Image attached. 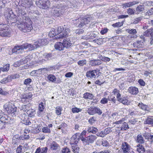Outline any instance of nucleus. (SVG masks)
<instances>
[{
    "label": "nucleus",
    "instance_id": "obj_41",
    "mask_svg": "<svg viewBox=\"0 0 153 153\" xmlns=\"http://www.w3.org/2000/svg\"><path fill=\"white\" fill-rule=\"evenodd\" d=\"M153 32L152 30V29L151 28L150 29H148L145 32H144L143 33L144 34V35H145V36L149 37L151 35V33L150 32Z\"/></svg>",
    "mask_w": 153,
    "mask_h": 153
},
{
    "label": "nucleus",
    "instance_id": "obj_45",
    "mask_svg": "<svg viewBox=\"0 0 153 153\" xmlns=\"http://www.w3.org/2000/svg\"><path fill=\"white\" fill-rule=\"evenodd\" d=\"M30 104H28L27 105H22V106L21 109L23 110L24 111H26L28 110L29 109L30 107Z\"/></svg>",
    "mask_w": 153,
    "mask_h": 153
},
{
    "label": "nucleus",
    "instance_id": "obj_49",
    "mask_svg": "<svg viewBox=\"0 0 153 153\" xmlns=\"http://www.w3.org/2000/svg\"><path fill=\"white\" fill-rule=\"evenodd\" d=\"M87 62L86 61L85 59H83L79 60L77 62L78 64L80 66H83L85 65H86Z\"/></svg>",
    "mask_w": 153,
    "mask_h": 153
},
{
    "label": "nucleus",
    "instance_id": "obj_19",
    "mask_svg": "<svg viewBox=\"0 0 153 153\" xmlns=\"http://www.w3.org/2000/svg\"><path fill=\"white\" fill-rule=\"evenodd\" d=\"M128 91L130 93L132 94H137L139 92L138 88L132 86L130 87L128 89Z\"/></svg>",
    "mask_w": 153,
    "mask_h": 153
},
{
    "label": "nucleus",
    "instance_id": "obj_46",
    "mask_svg": "<svg viewBox=\"0 0 153 153\" xmlns=\"http://www.w3.org/2000/svg\"><path fill=\"white\" fill-rule=\"evenodd\" d=\"M100 58L101 60H102L105 62H108L110 61L111 60L108 57H105V56H102L100 57Z\"/></svg>",
    "mask_w": 153,
    "mask_h": 153
},
{
    "label": "nucleus",
    "instance_id": "obj_55",
    "mask_svg": "<svg viewBox=\"0 0 153 153\" xmlns=\"http://www.w3.org/2000/svg\"><path fill=\"white\" fill-rule=\"evenodd\" d=\"M72 112L73 113H78L79 112L81 111H82V109L79 108H78L76 107L73 108H72Z\"/></svg>",
    "mask_w": 153,
    "mask_h": 153
},
{
    "label": "nucleus",
    "instance_id": "obj_29",
    "mask_svg": "<svg viewBox=\"0 0 153 153\" xmlns=\"http://www.w3.org/2000/svg\"><path fill=\"white\" fill-rule=\"evenodd\" d=\"M143 42V41H138L134 43L133 45L134 47H142L144 44Z\"/></svg>",
    "mask_w": 153,
    "mask_h": 153
},
{
    "label": "nucleus",
    "instance_id": "obj_37",
    "mask_svg": "<svg viewBox=\"0 0 153 153\" xmlns=\"http://www.w3.org/2000/svg\"><path fill=\"white\" fill-rule=\"evenodd\" d=\"M10 65L8 64H7L5 65H4L3 67L0 68L1 71H7L9 69Z\"/></svg>",
    "mask_w": 153,
    "mask_h": 153
},
{
    "label": "nucleus",
    "instance_id": "obj_18",
    "mask_svg": "<svg viewBox=\"0 0 153 153\" xmlns=\"http://www.w3.org/2000/svg\"><path fill=\"white\" fill-rule=\"evenodd\" d=\"M102 63V61L99 59H93L89 61V64L92 66L98 65Z\"/></svg>",
    "mask_w": 153,
    "mask_h": 153
},
{
    "label": "nucleus",
    "instance_id": "obj_43",
    "mask_svg": "<svg viewBox=\"0 0 153 153\" xmlns=\"http://www.w3.org/2000/svg\"><path fill=\"white\" fill-rule=\"evenodd\" d=\"M72 151L74 153H78L79 151V148L77 145L72 146Z\"/></svg>",
    "mask_w": 153,
    "mask_h": 153
},
{
    "label": "nucleus",
    "instance_id": "obj_28",
    "mask_svg": "<svg viewBox=\"0 0 153 153\" xmlns=\"http://www.w3.org/2000/svg\"><path fill=\"white\" fill-rule=\"evenodd\" d=\"M44 57L48 60L54 58L53 54L52 53H45L43 55Z\"/></svg>",
    "mask_w": 153,
    "mask_h": 153
},
{
    "label": "nucleus",
    "instance_id": "obj_26",
    "mask_svg": "<svg viewBox=\"0 0 153 153\" xmlns=\"http://www.w3.org/2000/svg\"><path fill=\"white\" fill-rule=\"evenodd\" d=\"M59 148V144L55 141H53L51 143L50 149L51 150H56Z\"/></svg>",
    "mask_w": 153,
    "mask_h": 153
},
{
    "label": "nucleus",
    "instance_id": "obj_24",
    "mask_svg": "<svg viewBox=\"0 0 153 153\" xmlns=\"http://www.w3.org/2000/svg\"><path fill=\"white\" fill-rule=\"evenodd\" d=\"M70 32V30L68 29H65L64 31H62L61 33L59 36V38H62L64 37H66L68 35V34Z\"/></svg>",
    "mask_w": 153,
    "mask_h": 153
},
{
    "label": "nucleus",
    "instance_id": "obj_23",
    "mask_svg": "<svg viewBox=\"0 0 153 153\" xmlns=\"http://www.w3.org/2000/svg\"><path fill=\"white\" fill-rule=\"evenodd\" d=\"M136 141L137 143L140 144L144 143L145 141L143 137L141 134H138L137 135Z\"/></svg>",
    "mask_w": 153,
    "mask_h": 153
},
{
    "label": "nucleus",
    "instance_id": "obj_42",
    "mask_svg": "<svg viewBox=\"0 0 153 153\" xmlns=\"http://www.w3.org/2000/svg\"><path fill=\"white\" fill-rule=\"evenodd\" d=\"M67 125L65 123H62L61 124L58 126V129H61L62 130H64L67 127Z\"/></svg>",
    "mask_w": 153,
    "mask_h": 153
},
{
    "label": "nucleus",
    "instance_id": "obj_1",
    "mask_svg": "<svg viewBox=\"0 0 153 153\" xmlns=\"http://www.w3.org/2000/svg\"><path fill=\"white\" fill-rule=\"evenodd\" d=\"M22 22L17 23L18 27L21 31L24 33L29 32L33 30V27L32 25V22L29 17H27L24 19Z\"/></svg>",
    "mask_w": 153,
    "mask_h": 153
},
{
    "label": "nucleus",
    "instance_id": "obj_9",
    "mask_svg": "<svg viewBox=\"0 0 153 153\" xmlns=\"http://www.w3.org/2000/svg\"><path fill=\"white\" fill-rule=\"evenodd\" d=\"M62 30L61 27H56L55 29L52 28L49 33V36L50 37H53L57 35L62 33Z\"/></svg>",
    "mask_w": 153,
    "mask_h": 153
},
{
    "label": "nucleus",
    "instance_id": "obj_15",
    "mask_svg": "<svg viewBox=\"0 0 153 153\" xmlns=\"http://www.w3.org/2000/svg\"><path fill=\"white\" fill-rule=\"evenodd\" d=\"M122 148L124 153H129L130 152V146L126 142H124L123 143Z\"/></svg>",
    "mask_w": 153,
    "mask_h": 153
},
{
    "label": "nucleus",
    "instance_id": "obj_60",
    "mask_svg": "<svg viewBox=\"0 0 153 153\" xmlns=\"http://www.w3.org/2000/svg\"><path fill=\"white\" fill-rule=\"evenodd\" d=\"M62 153H70V149L67 147L63 148L62 150Z\"/></svg>",
    "mask_w": 153,
    "mask_h": 153
},
{
    "label": "nucleus",
    "instance_id": "obj_58",
    "mask_svg": "<svg viewBox=\"0 0 153 153\" xmlns=\"http://www.w3.org/2000/svg\"><path fill=\"white\" fill-rule=\"evenodd\" d=\"M56 113L57 115H60L61 114L62 108L61 107H56Z\"/></svg>",
    "mask_w": 153,
    "mask_h": 153
},
{
    "label": "nucleus",
    "instance_id": "obj_3",
    "mask_svg": "<svg viewBox=\"0 0 153 153\" xmlns=\"http://www.w3.org/2000/svg\"><path fill=\"white\" fill-rule=\"evenodd\" d=\"M64 9V7L61 4H58L53 8L52 12L55 16H60L62 15Z\"/></svg>",
    "mask_w": 153,
    "mask_h": 153
},
{
    "label": "nucleus",
    "instance_id": "obj_51",
    "mask_svg": "<svg viewBox=\"0 0 153 153\" xmlns=\"http://www.w3.org/2000/svg\"><path fill=\"white\" fill-rule=\"evenodd\" d=\"M123 24V22H119L113 24L112 26L114 27H119L122 26Z\"/></svg>",
    "mask_w": 153,
    "mask_h": 153
},
{
    "label": "nucleus",
    "instance_id": "obj_59",
    "mask_svg": "<svg viewBox=\"0 0 153 153\" xmlns=\"http://www.w3.org/2000/svg\"><path fill=\"white\" fill-rule=\"evenodd\" d=\"M142 19V17H140L136 18L134 20L133 23L134 24H137L139 22L141 21Z\"/></svg>",
    "mask_w": 153,
    "mask_h": 153
},
{
    "label": "nucleus",
    "instance_id": "obj_34",
    "mask_svg": "<svg viewBox=\"0 0 153 153\" xmlns=\"http://www.w3.org/2000/svg\"><path fill=\"white\" fill-rule=\"evenodd\" d=\"M136 10L137 12V14H139L144 10V5H139L136 8Z\"/></svg>",
    "mask_w": 153,
    "mask_h": 153
},
{
    "label": "nucleus",
    "instance_id": "obj_36",
    "mask_svg": "<svg viewBox=\"0 0 153 153\" xmlns=\"http://www.w3.org/2000/svg\"><path fill=\"white\" fill-rule=\"evenodd\" d=\"M137 150L139 153L141 152L143 153L145 151V149L142 145L139 144L137 146Z\"/></svg>",
    "mask_w": 153,
    "mask_h": 153
},
{
    "label": "nucleus",
    "instance_id": "obj_56",
    "mask_svg": "<svg viewBox=\"0 0 153 153\" xmlns=\"http://www.w3.org/2000/svg\"><path fill=\"white\" fill-rule=\"evenodd\" d=\"M42 131L45 133H49L51 132L50 130L47 127H44L42 129Z\"/></svg>",
    "mask_w": 153,
    "mask_h": 153
},
{
    "label": "nucleus",
    "instance_id": "obj_13",
    "mask_svg": "<svg viewBox=\"0 0 153 153\" xmlns=\"http://www.w3.org/2000/svg\"><path fill=\"white\" fill-rule=\"evenodd\" d=\"M12 32L9 27L8 29H5L4 30L0 31V36L2 37H10L12 34Z\"/></svg>",
    "mask_w": 153,
    "mask_h": 153
},
{
    "label": "nucleus",
    "instance_id": "obj_16",
    "mask_svg": "<svg viewBox=\"0 0 153 153\" xmlns=\"http://www.w3.org/2000/svg\"><path fill=\"white\" fill-rule=\"evenodd\" d=\"M77 134L73 135L71 138L70 143L73 146L76 145L78 143L79 141V138L77 137V136L76 135Z\"/></svg>",
    "mask_w": 153,
    "mask_h": 153
},
{
    "label": "nucleus",
    "instance_id": "obj_33",
    "mask_svg": "<svg viewBox=\"0 0 153 153\" xmlns=\"http://www.w3.org/2000/svg\"><path fill=\"white\" fill-rule=\"evenodd\" d=\"M25 49L28 48L29 51H32L34 49L33 45L30 44L25 43L23 44Z\"/></svg>",
    "mask_w": 153,
    "mask_h": 153
},
{
    "label": "nucleus",
    "instance_id": "obj_35",
    "mask_svg": "<svg viewBox=\"0 0 153 153\" xmlns=\"http://www.w3.org/2000/svg\"><path fill=\"white\" fill-rule=\"evenodd\" d=\"M27 113L29 115V116L30 118L33 116H34V115L36 113L35 111L33 109H29L27 111Z\"/></svg>",
    "mask_w": 153,
    "mask_h": 153
},
{
    "label": "nucleus",
    "instance_id": "obj_48",
    "mask_svg": "<svg viewBox=\"0 0 153 153\" xmlns=\"http://www.w3.org/2000/svg\"><path fill=\"white\" fill-rule=\"evenodd\" d=\"M39 41L41 46L46 45L48 43L47 40L46 39H42Z\"/></svg>",
    "mask_w": 153,
    "mask_h": 153
},
{
    "label": "nucleus",
    "instance_id": "obj_50",
    "mask_svg": "<svg viewBox=\"0 0 153 153\" xmlns=\"http://www.w3.org/2000/svg\"><path fill=\"white\" fill-rule=\"evenodd\" d=\"M138 119L137 118L131 119L129 120L128 123L130 124H135L137 122Z\"/></svg>",
    "mask_w": 153,
    "mask_h": 153
},
{
    "label": "nucleus",
    "instance_id": "obj_62",
    "mask_svg": "<svg viewBox=\"0 0 153 153\" xmlns=\"http://www.w3.org/2000/svg\"><path fill=\"white\" fill-rule=\"evenodd\" d=\"M21 65H22L21 62L20 60L14 63L13 64V66L15 67H17L20 66Z\"/></svg>",
    "mask_w": 153,
    "mask_h": 153
},
{
    "label": "nucleus",
    "instance_id": "obj_22",
    "mask_svg": "<svg viewBox=\"0 0 153 153\" xmlns=\"http://www.w3.org/2000/svg\"><path fill=\"white\" fill-rule=\"evenodd\" d=\"M26 117L25 114H23L21 115V119L23 121V124L26 125H28L31 124L30 120L27 119L25 120V117Z\"/></svg>",
    "mask_w": 153,
    "mask_h": 153
},
{
    "label": "nucleus",
    "instance_id": "obj_8",
    "mask_svg": "<svg viewBox=\"0 0 153 153\" xmlns=\"http://www.w3.org/2000/svg\"><path fill=\"white\" fill-rule=\"evenodd\" d=\"M11 119L9 117H8L7 116L5 115L1 116L0 115V121L1 123H0V128L2 129L5 127V124L4 123H7L9 122V120H11Z\"/></svg>",
    "mask_w": 153,
    "mask_h": 153
},
{
    "label": "nucleus",
    "instance_id": "obj_7",
    "mask_svg": "<svg viewBox=\"0 0 153 153\" xmlns=\"http://www.w3.org/2000/svg\"><path fill=\"white\" fill-rule=\"evenodd\" d=\"M100 74L99 70H94L87 71L86 73V76L88 78L91 79L93 78H95L97 76L98 77Z\"/></svg>",
    "mask_w": 153,
    "mask_h": 153
},
{
    "label": "nucleus",
    "instance_id": "obj_40",
    "mask_svg": "<svg viewBox=\"0 0 153 153\" xmlns=\"http://www.w3.org/2000/svg\"><path fill=\"white\" fill-rule=\"evenodd\" d=\"M88 113L90 115H93L95 114V107H91L89 108L87 111Z\"/></svg>",
    "mask_w": 153,
    "mask_h": 153
},
{
    "label": "nucleus",
    "instance_id": "obj_47",
    "mask_svg": "<svg viewBox=\"0 0 153 153\" xmlns=\"http://www.w3.org/2000/svg\"><path fill=\"white\" fill-rule=\"evenodd\" d=\"M126 31L131 34H135L137 33L135 29H128L126 30Z\"/></svg>",
    "mask_w": 153,
    "mask_h": 153
},
{
    "label": "nucleus",
    "instance_id": "obj_30",
    "mask_svg": "<svg viewBox=\"0 0 153 153\" xmlns=\"http://www.w3.org/2000/svg\"><path fill=\"white\" fill-rule=\"evenodd\" d=\"M144 124L150 125L153 127V118L149 116L144 121Z\"/></svg>",
    "mask_w": 153,
    "mask_h": 153
},
{
    "label": "nucleus",
    "instance_id": "obj_38",
    "mask_svg": "<svg viewBox=\"0 0 153 153\" xmlns=\"http://www.w3.org/2000/svg\"><path fill=\"white\" fill-rule=\"evenodd\" d=\"M48 79L49 80L52 82H54L56 81V78L55 76L52 74H49L48 76Z\"/></svg>",
    "mask_w": 153,
    "mask_h": 153
},
{
    "label": "nucleus",
    "instance_id": "obj_32",
    "mask_svg": "<svg viewBox=\"0 0 153 153\" xmlns=\"http://www.w3.org/2000/svg\"><path fill=\"white\" fill-rule=\"evenodd\" d=\"M120 128V130L121 131H126L129 128V127L128 124V123L126 122H123Z\"/></svg>",
    "mask_w": 153,
    "mask_h": 153
},
{
    "label": "nucleus",
    "instance_id": "obj_25",
    "mask_svg": "<svg viewBox=\"0 0 153 153\" xmlns=\"http://www.w3.org/2000/svg\"><path fill=\"white\" fill-rule=\"evenodd\" d=\"M54 47L56 49L59 51L63 50L64 48L63 43L60 42L54 45Z\"/></svg>",
    "mask_w": 153,
    "mask_h": 153
},
{
    "label": "nucleus",
    "instance_id": "obj_10",
    "mask_svg": "<svg viewBox=\"0 0 153 153\" xmlns=\"http://www.w3.org/2000/svg\"><path fill=\"white\" fill-rule=\"evenodd\" d=\"M24 48L23 44L15 46L12 49V52L13 53H15L16 54L21 53L23 52Z\"/></svg>",
    "mask_w": 153,
    "mask_h": 153
},
{
    "label": "nucleus",
    "instance_id": "obj_57",
    "mask_svg": "<svg viewBox=\"0 0 153 153\" xmlns=\"http://www.w3.org/2000/svg\"><path fill=\"white\" fill-rule=\"evenodd\" d=\"M150 134L148 132H145L142 135L145 137L146 139H149L150 136Z\"/></svg>",
    "mask_w": 153,
    "mask_h": 153
},
{
    "label": "nucleus",
    "instance_id": "obj_20",
    "mask_svg": "<svg viewBox=\"0 0 153 153\" xmlns=\"http://www.w3.org/2000/svg\"><path fill=\"white\" fill-rule=\"evenodd\" d=\"M139 3V1H134L132 2L125 3L123 5V8L124 7L125 8H126L138 4Z\"/></svg>",
    "mask_w": 153,
    "mask_h": 153
},
{
    "label": "nucleus",
    "instance_id": "obj_21",
    "mask_svg": "<svg viewBox=\"0 0 153 153\" xmlns=\"http://www.w3.org/2000/svg\"><path fill=\"white\" fill-rule=\"evenodd\" d=\"M63 45L64 47L66 48H69L72 45L70 40L68 39H64L63 41Z\"/></svg>",
    "mask_w": 153,
    "mask_h": 153
},
{
    "label": "nucleus",
    "instance_id": "obj_53",
    "mask_svg": "<svg viewBox=\"0 0 153 153\" xmlns=\"http://www.w3.org/2000/svg\"><path fill=\"white\" fill-rule=\"evenodd\" d=\"M29 119L30 120L31 124H34L36 123L37 121V120L35 116H33L32 117L29 118Z\"/></svg>",
    "mask_w": 153,
    "mask_h": 153
},
{
    "label": "nucleus",
    "instance_id": "obj_4",
    "mask_svg": "<svg viewBox=\"0 0 153 153\" xmlns=\"http://www.w3.org/2000/svg\"><path fill=\"white\" fill-rule=\"evenodd\" d=\"M93 18L91 17H88L84 18L78 19L75 21H78L76 22V25L79 27H81L85 25L88 24L92 20Z\"/></svg>",
    "mask_w": 153,
    "mask_h": 153
},
{
    "label": "nucleus",
    "instance_id": "obj_54",
    "mask_svg": "<svg viewBox=\"0 0 153 153\" xmlns=\"http://www.w3.org/2000/svg\"><path fill=\"white\" fill-rule=\"evenodd\" d=\"M7 21L8 23H11V24L13 23H15L17 22H18L17 16V18L16 17L15 18L13 19H11L10 20H7Z\"/></svg>",
    "mask_w": 153,
    "mask_h": 153
},
{
    "label": "nucleus",
    "instance_id": "obj_61",
    "mask_svg": "<svg viewBox=\"0 0 153 153\" xmlns=\"http://www.w3.org/2000/svg\"><path fill=\"white\" fill-rule=\"evenodd\" d=\"M95 113H97L99 115H101L102 114V111L100 109L97 107H95Z\"/></svg>",
    "mask_w": 153,
    "mask_h": 153
},
{
    "label": "nucleus",
    "instance_id": "obj_44",
    "mask_svg": "<svg viewBox=\"0 0 153 153\" xmlns=\"http://www.w3.org/2000/svg\"><path fill=\"white\" fill-rule=\"evenodd\" d=\"M118 101L124 105H128V100L126 99L124 97L122 99H119L118 100Z\"/></svg>",
    "mask_w": 153,
    "mask_h": 153
},
{
    "label": "nucleus",
    "instance_id": "obj_17",
    "mask_svg": "<svg viewBox=\"0 0 153 153\" xmlns=\"http://www.w3.org/2000/svg\"><path fill=\"white\" fill-rule=\"evenodd\" d=\"M96 36L97 35L94 32H92L89 35L82 36V39H85L86 40H92L94 38H95Z\"/></svg>",
    "mask_w": 153,
    "mask_h": 153
},
{
    "label": "nucleus",
    "instance_id": "obj_5",
    "mask_svg": "<svg viewBox=\"0 0 153 153\" xmlns=\"http://www.w3.org/2000/svg\"><path fill=\"white\" fill-rule=\"evenodd\" d=\"M36 5L39 7L46 9L50 6V2L48 0H39L36 2Z\"/></svg>",
    "mask_w": 153,
    "mask_h": 153
},
{
    "label": "nucleus",
    "instance_id": "obj_12",
    "mask_svg": "<svg viewBox=\"0 0 153 153\" xmlns=\"http://www.w3.org/2000/svg\"><path fill=\"white\" fill-rule=\"evenodd\" d=\"M4 108L8 113H13L16 111V108L14 106H12L10 105L5 104Z\"/></svg>",
    "mask_w": 153,
    "mask_h": 153
},
{
    "label": "nucleus",
    "instance_id": "obj_2",
    "mask_svg": "<svg viewBox=\"0 0 153 153\" xmlns=\"http://www.w3.org/2000/svg\"><path fill=\"white\" fill-rule=\"evenodd\" d=\"M15 11L17 13L18 22H22L24 19L29 17L26 11V9L22 6H17L15 8Z\"/></svg>",
    "mask_w": 153,
    "mask_h": 153
},
{
    "label": "nucleus",
    "instance_id": "obj_64",
    "mask_svg": "<svg viewBox=\"0 0 153 153\" xmlns=\"http://www.w3.org/2000/svg\"><path fill=\"white\" fill-rule=\"evenodd\" d=\"M146 15H148L149 16H151L153 15V8H151L146 13Z\"/></svg>",
    "mask_w": 153,
    "mask_h": 153
},
{
    "label": "nucleus",
    "instance_id": "obj_6",
    "mask_svg": "<svg viewBox=\"0 0 153 153\" xmlns=\"http://www.w3.org/2000/svg\"><path fill=\"white\" fill-rule=\"evenodd\" d=\"M97 137L96 136L91 135L88 136L86 138L82 137L81 138V140L85 143V144H89L93 143L97 139Z\"/></svg>",
    "mask_w": 153,
    "mask_h": 153
},
{
    "label": "nucleus",
    "instance_id": "obj_11",
    "mask_svg": "<svg viewBox=\"0 0 153 153\" xmlns=\"http://www.w3.org/2000/svg\"><path fill=\"white\" fill-rule=\"evenodd\" d=\"M6 12L4 14L5 16L7 15L6 16V17L7 20H10L11 19H13L16 18V15L14 14L10 8H7L6 10Z\"/></svg>",
    "mask_w": 153,
    "mask_h": 153
},
{
    "label": "nucleus",
    "instance_id": "obj_39",
    "mask_svg": "<svg viewBox=\"0 0 153 153\" xmlns=\"http://www.w3.org/2000/svg\"><path fill=\"white\" fill-rule=\"evenodd\" d=\"M138 105L142 109L144 110L148 111L147 109L148 106L143 103L142 102L138 104Z\"/></svg>",
    "mask_w": 153,
    "mask_h": 153
},
{
    "label": "nucleus",
    "instance_id": "obj_52",
    "mask_svg": "<svg viewBox=\"0 0 153 153\" xmlns=\"http://www.w3.org/2000/svg\"><path fill=\"white\" fill-rule=\"evenodd\" d=\"M32 82V79L30 78H27L25 79L24 82V84L26 85H29Z\"/></svg>",
    "mask_w": 153,
    "mask_h": 153
},
{
    "label": "nucleus",
    "instance_id": "obj_63",
    "mask_svg": "<svg viewBox=\"0 0 153 153\" xmlns=\"http://www.w3.org/2000/svg\"><path fill=\"white\" fill-rule=\"evenodd\" d=\"M44 108L45 107L43 103H41V104L39 105V109L40 111L42 112L43 111Z\"/></svg>",
    "mask_w": 153,
    "mask_h": 153
},
{
    "label": "nucleus",
    "instance_id": "obj_31",
    "mask_svg": "<svg viewBox=\"0 0 153 153\" xmlns=\"http://www.w3.org/2000/svg\"><path fill=\"white\" fill-rule=\"evenodd\" d=\"M94 96L93 95L90 93L86 92L83 94V97L85 99L91 100L93 99Z\"/></svg>",
    "mask_w": 153,
    "mask_h": 153
},
{
    "label": "nucleus",
    "instance_id": "obj_27",
    "mask_svg": "<svg viewBox=\"0 0 153 153\" xmlns=\"http://www.w3.org/2000/svg\"><path fill=\"white\" fill-rule=\"evenodd\" d=\"M88 133H91L95 134L98 131V129L96 127L93 126L89 127L87 131Z\"/></svg>",
    "mask_w": 153,
    "mask_h": 153
},
{
    "label": "nucleus",
    "instance_id": "obj_14",
    "mask_svg": "<svg viewBox=\"0 0 153 153\" xmlns=\"http://www.w3.org/2000/svg\"><path fill=\"white\" fill-rule=\"evenodd\" d=\"M32 94L31 93H29L27 94H24L22 95V101L23 102H29L30 100V98L32 97Z\"/></svg>",
    "mask_w": 153,
    "mask_h": 153
}]
</instances>
